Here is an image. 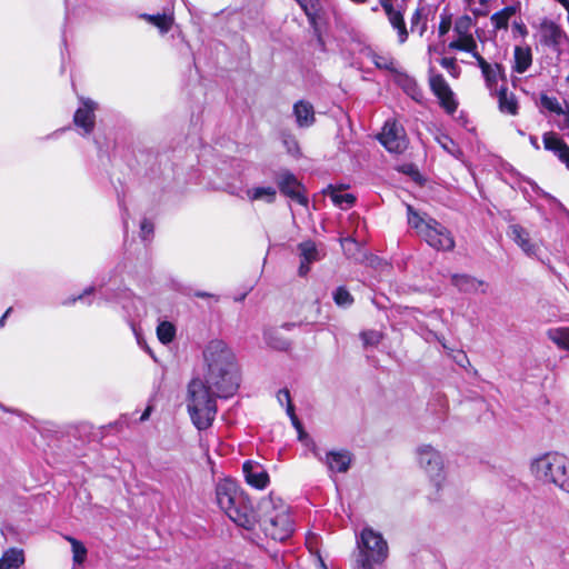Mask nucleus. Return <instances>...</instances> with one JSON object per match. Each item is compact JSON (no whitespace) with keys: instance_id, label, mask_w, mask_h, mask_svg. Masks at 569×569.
I'll use <instances>...</instances> for the list:
<instances>
[{"instance_id":"obj_44","label":"nucleus","mask_w":569,"mask_h":569,"mask_svg":"<svg viewBox=\"0 0 569 569\" xmlns=\"http://www.w3.org/2000/svg\"><path fill=\"white\" fill-rule=\"evenodd\" d=\"M287 413L291 419L292 426L296 428L299 436L301 437V435L303 432V428H302V423L300 422V420L298 419V417L295 413V408L292 409V411H287Z\"/></svg>"},{"instance_id":"obj_7","label":"nucleus","mask_w":569,"mask_h":569,"mask_svg":"<svg viewBox=\"0 0 569 569\" xmlns=\"http://www.w3.org/2000/svg\"><path fill=\"white\" fill-rule=\"evenodd\" d=\"M417 453L420 467L425 469L437 490H439L443 471L441 455L431 446L419 447Z\"/></svg>"},{"instance_id":"obj_53","label":"nucleus","mask_w":569,"mask_h":569,"mask_svg":"<svg viewBox=\"0 0 569 569\" xmlns=\"http://www.w3.org/2000/svg\"><path fill=\"white\" fill-rule=\"evenodd\" d=\"M196 297L198 298H207V297H212V295L208 293V292H204V291H197L194 293Z\"/></svg>"},{"instance_id":"obj_17","label":"nucleus","mask_w":569,"mask_h":569,"mask_svg":"<svg viewBox=\"0 0 569 569\" xmlns=\"http://www.w3.org/2000/svg\"><path fill=\"white\" fill-rule=\"evenodd\" d=\"M321 461L328 467L331 473L341 472L345 473L349 470L352 462V455L348 450H331L326 453V457Z\"/></svg>"},{"instance_id":"obj_21","label":"nucleus","mask_w":569,"mask_h":569,"mask_svg":"<svg viewBox=\"0 0 569 569\" xmlns=\"http://www.w3.org/2000/svg\"><path fill=\"white\" fill-rule=\"evenodd\" d=\"M385 14L392 29L397 32L398 42L400 44L407 42L409 38V31L407 29L403 10L393 8L385 11Z\"/></svg>"},{"instance_id":"obj_59","label":"nucleus","mask_w":569,"mask_h":569,"mask_svg":"<svg viewBox=\"0 0 569 569\" xmlns=\"http://www.w3.org/2000/svg\"><path fill=\"white\" fill-rule=\"evenodd\" d=\"M407 210H408V213H416L410 206H408Z\"/></svg>"},{"instance_id":"obj_27","label":"nucleus","mask_w":569,"mask_h":569,"mask_svg":"<svg viewBox=\"0 0 569 569\" xmlns=\"http://www.w3.org/2000/svg\"><path fill=\"white\" fill-rule=\"evenodd\" d=\"M24 563V553L22 549L9 548L0 559V569H18Z\"/></svg>"},{"instance_id":"obj_42","label":"nucleus","mask_w":569,"mask_h":569,"mask_svg":"<svg viewBox=\"0 0 569 569\" xmlns=\"http://www.w3.org/2000/svg\"><path fill=\"white\" fill-rule=\"evenodd\" d=\"M440 64L441 67L446 68L451 76L453 77H458L459 76V67L457 64V60L456 58L451 57V58H448V57H445L440 60Z\"/></svg>"},{"instance_id":"obj_25","label":"nucleus","mask_w":569,"mask_h":569,"mask_svg":"<svg viewBox=\"0 0 569 569\" xmlns=\"http://www.w3.org/2000/svg\"><path fill=\"white\" fill-rule=\"evenodd\" d=\"M532 64V52L530 47H515L512 70L517 73L526 72Z\"/></svg>"},{"instance_id":"obj_35","label":"nucleus","mask_w":569,"mask_h":569,"mask_svg":"<svg viewBox=\"0 0 569 569\" xmlns=\"http://www.w3.org/2000/svg\"><path fill=\"white\" fill-rule=\"evenodd\" d=\"M248 194L252 200L264 199L268 202H272L276 198V189L272 187H258L249 190Z\"/></svg>"},{"instance_id":"obj_41","label":"nucleus","mask_w":569,"mask_h":569,"mask_svg":"<svg viewBox=\"0 0 569 569\" xmlns=\"http://www.w3.org/2000/svg\"><path fill=\"white\" fill-rule=\"evenodd\" d=\"M452 26V16L448 13L447 11L442 12L440 14V22L438 27V34L439 37H443L449 32Z\"/></svg>"},{"instance_id":"obj_1","label":"nucleus","mask_w":569,"mask_h":569,"mask_svg":"<svg viewBox=\"0 0 569 569\" xmlns=\"http://www.w3.org/2000/svg\"><path fill=\"white\" fill-rule=\"evenodd\" d=\"M204 379L194 378L188 385L187 409L194 427L209 429L217 416V398L232 397L239 388L236 357L219 339L208 342L203 350Z\"/></svg>"},{"instance_id":"obj_33","label":"nucleus","mask_w":569,"mask_h":569,"mask_svg":"<svg viewBox=\"0 0 569 569\" xmlns=\"http://www.w3.org/2000/svg\"><path fill=\"white\" fill-rule=\"evenodd\" d=\"M157 336L163 345L170 343L176 337V327L169 321H161L157 327Z\"/></svg>"},{"instance_id":"obj_61","label":"nucleus","mask_w":569,"mask_h":569,"mask_svg":"<svg viewBox=\"0 0 569 569\" xmlns=\"http://www.w3.org/2000/svg\"><path fill=\"white\" fill-rule=\"evenodd\" d=\"M468 4H471L473 0H465Z\"/></svg>"},{"instance_id":"obj_5","label":"nucleus","mask_w":569,"mask_h":569,"mask_svg":"<svg viewBox=\"0 0 569 569\" xmlns=\"http://www.w3.org/2000/svg\"><path fill=\"white\" fill-rule=\"evenodd\" d=\"M408 224L415 229L426 242L438 250H452L455 241L446 227L432 217L408 216Z\"/></svg>"},{"instance_id":"obj_30","label":"nucleus","mask_w":569,"mask_h":569,"mask_svg":"<svg viewBox=\"0 0 569 569\" xmlns=\"http://www.w3.org/2000/svg\"><path fill=\"white\" fill-rule=\"evenodd\" d=\"M141 18L149 23L153 24L156 28L159 29L161 33H167L171 30L174 18L173 16H169L166 13H157V14H148L143 13L141 14Z\"/></svg>"},{"instance_id":"obj_43","label":"nucleus","mask_w":569,"mask_h":569,"mask_svg":"<svg viewBox=\"0 0 569 569\" xmlns=\"http://www.w3.org/2000/svg\"><path fill=\"white\" fill-rule=\"evenodd\" d=\"M277 399L280 402V405H287V411H292L293 405L291 402L290 392L288 389L279 390L277 393Z\"/></svg>"},{"instance_id":"obj_22","label":"nucleus","mask_w":569,"mask_h":569,"mask_svg":"<svg viewBox=\"0 0 569 569\" xmlns=\"http://www.w3.org/2000/svg\"><path fill=\"white\" fill-rule=\"evenodd\" d=\"M508 234L527 256H536L537 246L530 241L529 233L525 228L519 224H511Z\"/></svg>"},{"instance_id":"obj_28","label":"nucleus","mask_w":569,"mask_h":569,"mask_svg":"<svg viewBox=\"0 0 569 569\" xmlns=\"http://www.w3.org/2000/svg\"><path fill=\"white\" fill-rule=\"evenodd\" d=\"M411 32H418L419 37H423L428 30V14L425 7H417L410 17Z\"/></svg>"},{"instance_id":"obj_4","label":"nucleus","mask_w":569,"mask_h":569,"mask_svg":"<svg viewBox=\"0 0 569 569\" xmlns=\"http://www.w3.org/2000/svg\"><path fill=\"white\" fill-rule=\"evenodd\" d=\"M531 473L545 485H555L569 492L568 460L558 452H547L532 460Z\"/></svg>"},{"instance_id":"obj_54","label":"nucleus","mask_w":569,"mask_h":569,"mask_svg":"<svg viewBox=\"0 0 569 569\" xmlns=\"http://www.w3.org/2000/svg\"><path fill=\"white\" fill-rule=\"evenodd\" d=\"M150 410H151V408H150V407H148V408L144 410V412H143V413H142V416L140 417V420H141V421H144V420H147V419L149 418Z\"/></svg>"},{"instance_id":"obj_3","label":"nucleus","mask_w":569,"mask_h":569,"mask_svg":"<svg viewBox=\"0 0 569 569\" xmlns=\"http://www.w3.org/2000/svg\"><path fill=\"white\" fill-rule=\"evenodd\" d=\"M257 522L267 537L277 541L287 540L295 531L289 506L272 496L259 502Z\"/></svg>"},{"instance_id":"obj_24","label":"nucleus","mask_w":569,"mask_h":569,"mask_svg":"<svg viewBox=\"0 0 569 569\" xmlns=\"http://www.w3.org/2000/svg\"><path fill=\"white\" fill-rule=\"evenodd\" d=\"M325 196H329L332 203L341 210H348L352 208L357 201L353 193H342L340 188L329 186L323 190Z\"/></svg>"},{"instance_id":"obj_29","label":"nucleus","mask_w":569,"mask_h":569,"mask_svg":"<svg viewBox=\"0 0 569 569\" xmlns=\"http://www.w3.org/2000/svg\"><path fill=\"white\" fill-rule=\"evenodd\" d=\"M517 12V8L515 6H507L501 10L495 12L491 17V23L495 30H507L509 26V20Z\"/></svg>"},{"instance_id":"obj_52","label":"nucleus","mask_w":569,"mask_h":569,"mask_svg":"<svg viewBox=\"0 0 569 569\" xmlns=\"http://www.w3.org/2000/svg\"><path fill=\"white\" fill-rule=\"evenodd\" d=\"M11 312V308H9L4 313L3 316L0 318V328L4 326V321H6V318L8 317V315Z\"/></svg>"},{"instance_id":"obj_34","label":"nucleus","mask_w":569,"mask_h":569,"mask_svg":"<svg viewBox=\"0 0 569 569\" xmlns=\"http://www.w3.org/2000/svg\"><path fill=\"white\" fill-rule=\"evenodd\" d=\"M332 298H333V301L338 306V307H341V308H348L350 307L355 299L353 297L351 296V293L347 290L346 287L343 286H340L338 287L333 293H332Z\"/></svg>"},{"instance_id":"obj_12","label":"nucleus","mask_w":569,"mask_h":569,"mask_svg":"<svg viewBox=\"0 0 569 569\" xmlns=\"http://www.w3.org/2000/svg\"><path fill=\"white\" fill-rule=\"evenodd\" d=\"M477 64L481 70L486 88L489 90L490 94L493 96V92L499 90L497 88L498 80H507L505 67L498 62L490 64L483 57L477 60Z\"/></svg>"},{"instance_id":"obj_9","label":"nucleus","mask_w":569,"mask_h":569,"mask_svg":"<svg viewBox=\"0 0 569 569\" xmlns=\"http://www.w3.org/2000/svg\"><path fill=\"white\" fill-rule=\"evenodd\" d=\"M429 87L438 99L439 106L448 113L453 114L459 106L452 89L441 73L432 74L429 78Z\"/></svg>"},{"instance_id":"obj_10","label":"nucleus","mask_w":569,"mask_h":569,"mask_svg":"<svg viewBox=\"0 0 569 569\" xmlns=\"http://www.w3.org/2000/svg\"><path fill=\"white\" fill-rule=\"evenodd\" d=\"M565 39H567V34L557 22L548 18L541 20L539 24V42L542 47L559 52Z\"/></svg>"},{"instance_id":"obj_58","label":"nucleus","mask_w":569,"mask_h":569,"mask_svg":"<svg viewBox=\"0 0 569 569\" xmlns=\"http://www.w3.org/2000/svg\"><path fill=\"white\" fill-rule=\"evenodd\" d=\"M531 142H532V144H533V147H535L536 149H538V148H539V146H538V143H537V141H536V139H535V138H531Z\"/></svg>"},{"instance_id":"obj_62","label":"nucleus","mask_w":569,"mask_h":569,"mask_svg":"<svg viewBox=\"0 0 569 569\" xmlns=\"http://www.w3.org/2000/svg\"><path fill=\"white\" fill-rule=\"evenodd\" d=\"M461 356L466 361H468L467 356L465 353H462Z\"/></svg>"},{"instance_id":"obj_8","label":"nucleus","mask_w":569,"mask_h":569,"mask_svg":"<svg viewBox=\"0 0 569 569\" xmlns=\"http://www.w3.org/2000/svg\"><path fill=\"white\" fill-rule=\"evenodd\" d=\"M379 142L393 153H402L407 149V134L397 120H387L378 134Z\"/></svg>"},{"instance_id":"obj_46","label":"nucleus","mask_w":569,"mask_h":569,"mask_svg":"<svg viewBox=\"0 0 569 569\" xmlns=\"http://www.w3.org/2000/svg\"><path fill=\"white\" fill-rule=\"evenodd\" d=\"M513 29L519 32L521 37H526L528 34V29L523 22H513Z\"/></svg>"},{"instance_id":"obj_11","label":"nucleus","mask_w":569,"mask_h":569,"mask_svg":"<svg viewBox=\"0 0 569 569\" xmlns=\"http://www.w3.org/2000/svg\"><path fill=\"white\" fill-rule=\"evenodd\" d=\"M277 184L282 194L300 204H307L308 199L305 196V187L292 172L288 170L280 172L277 178Z\"/></svg>"},{"instance_id":"obj_18","label":"nucleus","mask_w":569,"mask_h":569,"mask_svg":"<svg viewBox=\"0 0 569 569\" xmlns=\"http://www.w3.org/2000/svg\"><path fill=\"white\" fill-rule=\"evenodd\" d=\"M244 479L248 485L256 489H264L269 483V475L261 465L253 461H246L242 466Z\"/></svg>"},{"instance_id":"obj_16","label":"nucleus","mask_w":569,"mask_h":569,"mask_svg":"<svg viewBox=\"0 0 569 569\" xmlns=\"http://www.w3.org/2000/svg\"><path fill=\"white\" fill-rule=\"evenodd\" d=\"M300 252V266L298 268V274L306 277L310 271V264L320 261L323 254L318 250L317 246L312 241H303L298 244Z\"/></svg>"},{"instance_id":"obj_31","label":"nucleus","mask_w":569,"mask_h":569,"mask_svg":"<svg viewBox=\"0 0 569 569\" xmlns=\"http://www.w3.org/2000/svg\"><path fill=\"white\" fill-rule=\"evenodd\" d=\"M547 335L560 349L569 350V328H552L548 330Z\"/></svg>"},{"instance_id":"obj_40","label":"nucleus","mask_w":569,"mask_h":569,"mask_svg":"<svg viewBox=\"0 0 569 569\" xmlns=\"http://www.w3.org/2000/svg\"><path fill=\"white\" fill-rule=\"evenodd\" d=\"M360 337L366 347L378 346L380 343V341L382 340V333L379 331H376V330L363 331V332H361Z\"/></svg>"},{"instance_id":"obj_32","label":"nucleus","mask_w":569,"mask_h":569,"mask_svg":"<svg viewBox=\"0 0 569 569\" xmlns=\"http://www.w3.org/2000/svg\"><path fill=\"white\" fill-rule=\"evenodd\" d=\"M370 61L376 66V68L387 71H396L395 68V59L392 57L382 56L375 51H371L368 54Z\"/></svg>"},{"instance_id":"obj_23","label":"nucleus","mask_w":569,"mask_h":569,"mask_svg":"<svg viewBox=\"0 0 569 569\" xmlns=\"http://www.w3.org/2000/svg\"><path fill=\"white\" fill-rule=\"evenodd\" d=\"M293 114L300 128L310 127L316 122L315 109L309 101H297L293 104Z\"/></svg>"},{"instance_id":"obj_48","label":"nucleus","mask_w":569,"mask_h":569,"mask_svg":"<svg viewBox=\"0 0 569 569\" xmlns=\"http://www.w3.org/2000/svg\"><path fill=\"white\" fill-rule=\"evenodd\" d=\"M447 139L449 140V143L452 146V149H448V146L447 144H443V148L452 156H456L457 157V153L461 154V151L459 150V148L457 147V144L447 137Z\"/></svg>"},{"instance_id":"obj_19","label":"nucleus","mask_w":569,"mask_h":569,"mask_svg":"<svg viewBox=\"0 0 569 569\" xmlns=\"http://www.w3.org/2000/svg\"><path fill=\"white\" fill-rule=\"evenodd\" d=\"M498 99V109L503 114L518 116L519 102L516 94L508 90L506 86H501L499 90L493 92Z\"/></svg>"},{"instance_id":"obj_6","label":"nucleus","mask_w":569,"mask_h":569,"mask_svg":"<svg viewBox=\"0 0 569 569\" xmlns=\"http://www.w3.org/2000/svg\"><path fill=\"white\" fill-rule=\"evenodd\" d=\"M357 543L360 549L359 557L371 559L375 563H381L388 557L387 541L370 527L362 529Z\"/></svg>"},{"instance_id":"obj_37","label":"nucleus","mask_w":569,"mask_h":569,"mask_svg":"<svg viewBox=\"0 0 569 569\" xmlns=\"http://www.w3.org/2000/svg\"><path fill=\"white\" fill-rule=\"evenodd\" d=\"M472 27V19L468 14L460 16L456 19L453 30L458 36L470 33Z\"/></svg>"},{"instance_id":"obj_13","label":"nucleus","mask_w":569,"mask_h":569,"mask_svg":"<svg viewBox=\"0 0 569 569\" xmlns=\"http://www.w3.org/2000/svg\"><path fill=\"white\" fill-rule=\"evenodd\" d=\"M97 103L90 99L83 100V106L78 108L73 114V123L83 130V134H90L96 126Z\"/></svg>"},{"instance_id":"obj_60","label":"nucleus","mask_w":569,"mask_h":569,"mask_svg":"<svg viewBox=\"0 0 569 569\" xmlns=\"http://www.w3.org/2000/svg\"><path fill=\"white\" fill-rule=\"evenodd\" d=\"M128 224H129V222H128V220H126V221L123 222V227H124V229H127V228H128Z\"/></svg>"},{"instance_id":"obj_38","label":"nucleus","mask_w":569,"mask_h":569,"mask_svg":"<svg viewBox=\"0 0 569 569\" xmlns=\"http://www.w3.org/2000/svg\"><path fill=\"white\" fill-rule=\"evenodd\" d=\"M67 540L71 543L73 560L77 563H81L87 556V549L82 542L72 537H67Z\"/></svg>"},{"instance_id":"obj_20","label":"nucleus","mask_w":569,"mask_h":569,"mask_svg":"<svg viewBox=\"0 0 569 569\" xmlns=\"http://www.w3.org/2000/svg\"><path fill=\"white\" fill-rule=\"evenodd\" d=\"M451 283L461 292L475 293L481 289V292H486L487 283L479 280L470 274L455 273L451 276Z\"/></svg>"},{"instance_id":"obj_36","label":"nucleus","mask_w":569,"mask_h":569,"mask_svg":"<svg viewBox=\"0 0 569 569\" xmlns=\"http://www.w3.org/2000/svg\"><path fill=\"white\" fill-rule=\"evenodd\" d=\"M539 99L542 108L557 116H561L563 108L561 107L560 102L556 97H550L547 93L542 92L540 93Z\"/></svg>"},{"instance_id":"obj_57","label":"nucleus","mask_w":569,"mask_h":569,"mask_svg":"<svg viewBox=\"0 0 569 569\" xmlns=\"http://www.w3.org/2000/svg\"><path fill=\"white\" fill-rule=\"evenodd\" d=\"M293 326H295L293 323H284V325H283V328H286V329H288V330H289V329H291Z\"/></svg>"},{"instance_id":"obj_63","label":"nucleus","mask_w":569,"mask_h":569,"mask_svg":"<svg viewBox=\"0 0 569 569\" xmlns=\"http://www.w3.org/2000/svg\"><path fill=\"white\" fill-rule=\"evenodd\" d=\"M130 303L133 306V305L136 303V300H134V299H132V300L130 301Z\"/></svg>"},{"instance_id":"obj_50","label":"nucleus","mask_w":569,"mask_h":569,"mask_svg":"<svg viewBox=\"0 0 569 569\" xmlns=\"http://www.w3.org/2000/svg\"><path fill=\"white\" fill-rule=\"evenodd\" d=\"M94 291V288L93 287H89L87 288L82 295L78 296V297H74L70 300L71 303H74L77 300H82L84 298V296H88V295H91L92 292Z\"/></svg>"},{"instance_id":"obj_51","label":"nucleus","mask_w":569,"mask_h":569,"mask_svg":"<svg viewBox=\"0 0 569 569\" xmlns=\"http://www.w3.org/2000/svg\"><path fill=\"white\" fill-rule=\"evenodd\" d=\"M379 3L383 9V12L395 8L392 0H379Z\"/></svg>"},{"instance_id":"obj_45","label":"nucleus","mask_w":569,"mask_h":569,"mask_svg":"<svg viewBox=\"0 0 569 569\" xmlns=\"http://www.w3.org/2000/svg\"><path fill=\"white\" fill-rule=\"evenodd\" d=\"M373 560L359 557L357 560V569H373Z\"/></svg>"},{"instance_id":"obj_47","label":"nucleus","mask_w":569,"mask_h":569,"mask_svg":"<svg viewBox=\"0 0 569 569\" xmlns=\"http://www.w3.org/2000/svg\"><path fill=\"white\" fill-rule=\"evenodd\" d=\"M269 343L276 348V349H279V350H287L289 348V342L286 341V340H278L276 342H271L269 341Z\"/></svg>"},{"instance_id":"obj_49","label":"nucleus","mask_w":569,"mask_h":569,"mask_svg":"<svg viewBox=\"0 0 569 569\" xmlns=\"http://www.w3.org/2000/svg\"><path fill=\"white\" fill-rule=\"evenodd\" d=\"M561 114L565 117L563 128L569 129V103L568 102H566V107L562 109Z\"/></svg>"},{"instance_id":"obj_56","label":"nucleus","mask_w":569,"mask_h":569,"mask_svg":"<svg viewBox=\"0 0 569 569\" xmlns=\"http://www.w3.org/2000/svg\"><path fill=\"white\" fill-rule=\"evenodd\" d=\"M351 2L356 3V4H365L368 2V0H350Z\"/></svg>"},{"instance_id":"obj_15","label":"nucleus","mask_w":569,"mask_h":569,"mask_svg":"<svg viewBox=\"0 0 569 569\" xmlns=\"http://www.w3.org/2000/svg\"><path fill=\"white\" fill-rule=\"evenodd\" d=\"M542 142L545 149L553 152L558 160L569 170V144L553 131L545 132Z\"/></svg>"},{"instance_id":"obj_2","label":"nucleus","mask_w":569,"mask_h":569,"mask_svg":"<svg viewBox=\"0 0 569 569\" xmlns=\"http://www.w3.org/2000/svg\"><path fill=\"white\" fill-rule=\"evenodd\" d=\"M216 500L221 510L237 526L247 530L253 529L257 523V512L249 496L230 479L218 482L216 487Z\"/></svg>"},{"instance_id":"obj_14","label":"nucleus","mask_w":569,"mask_h":569,"mask_svg":"<svg viewBox=\"0 0 569 569\" xmlns=\"http://www.w3.org/2000/svg\"><path fill=\"white\" fill-rule=\"evenodd\" d=\"M340 243L343 250V253L347 259L352 260L358 263H370L372 264L378 258L368 254L365 247L357 241L353 237H346L340 239Z\"/></svg>"},{"instance_id":"obj_39","label":"nucleus","mask_w":569,"mask_h":569,"mask_svg":"<svg viewBox=\"0 0 569 569\" xmlns=\"http://www.w3.org/2000/svg\"><path fill=\"white\" fill-rule=\"evenodd\" d=\"M138 224L140 227V238L143 241L151 240V238L153 236V231H154V223H153V221L151 219L147 218V217H142L138 221Z\"/></svg>"},{"instance_id":"obj_26","label":"nucleus","mask_w":569,"mask_h":569,"mask_svg":"<svg viewBox=\"0 0 569 569\" xmlns=\"http://www.w3.org/2000/svg\"><path fill=\"white\" fill-rule=\"evenodd\" d=\"M452 50L463 51L470 53L476 61L482 56L477 51V42L471 33L459 36L458 39L449 43Z\"/></svg>"},{"instance_id":"obj_55","label":"nucleus","mask_w":569,"mask_h":569,"mask_svg":"<svg viewBox=\"0 0 569 569\" xmlns=\"http://www.w3.org/2000/svg\"><path fill=\"white\" fill-rule=\"evenodd\" d=\"M296 1L301 6V8L305 10V12L309 16L307 6L305 3L306 0H296Z\"/></svg>"}]
</instances>
